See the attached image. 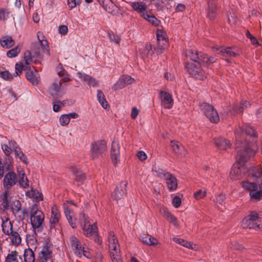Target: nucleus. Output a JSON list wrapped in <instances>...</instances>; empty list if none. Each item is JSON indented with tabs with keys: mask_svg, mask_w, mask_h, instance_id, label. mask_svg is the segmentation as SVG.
<instances>
[{
	"mask_svg": "<svg viewBox=\"0 0 262 262\" xmlns=\"http://www.w3.org/2000/svg\"><path fill=\"white\" fill-rule=\"evenodd\" d=\"M80 0H68V4L70 9L75 8L77 5H80Z\"/></svg>",
	"mask_w": 262,
	"mask_h": 262,
	"instance_id": "nucleus-59",
	"label": "nucleus"
},
{
	"mask_svg": "<svg viewBox=\"0 0 262 262\" xmlns=\"http://www.w3.org/2000/svg\"><path fill=\"white\" fill-rule=\"evenodd\" d=\"M214 51L224 56L236 57L239 54L238 50L235 47L224 48L219 47L214 48Z\"/></svg>",
	"mask_w": 262,
	"mask_h": 262,
	"instance_id": "nucleus-17",
	"label": "nucleus"
},
{
	"mask_svg": "<svg viewBox=\"0 0 262 262\" xmlns=\"http://www.w3.org/2000/svg\"><path fill=\"white\" fill-rule=\"evenodd\" d=\"M18 182L21 187L26 188L29 186V181L23 170L19 171Z\"/></svg>",
	"mask_w": 262,
	"mask_h": 262,
	"instance_id": "nucleus-37",
	"label": "nucleus"
},
{
	"mask_svg": "<svg viewBox=\"0 0 262 262\" xmlns=\"http://www.w3.org/2000/svg\"><path fill=\"white\" fill-rule=\"evenodd\" d=\"M20 52V50L18 47H15L10 50H9L7 53V55L9 58L15 57L18 53Z\"/></svg>",
	"mask_w": 262,
	"mask_h": 262,
	"instance_id": "nucleus-50",
	"label": "nucleus"
},
{
	"mask_svg": "<svg viewBox=\"0 0 262 262\" xmlns=\"http://www.w3.org/2000/svg\"><path fill=\"white\" fill-rule=\"evenodd\" d=\"M1 219V226L3 232L6 235L12 233V231L13 230V226L10 219L6 216H3Z\"/></svg>",
	"mask_w": 262,
	"mask_h": 262,
	"instance_id": "nucleus-25",
	"label": "nucleus"
},
{
	"mask_svg": "<svg viewBox=\"0 0 262 262\" xmlns=\"http://www.w3.org/2000/svg\"><path fill=\"white\" fill-rule=\"evenodd\" d=\"M58 32L61 35H65L67 33L68 29V27L66 25H61L58 27Z\"/></svg>",
	"mask_w": 262,
	"mask_h": 262,
	"instance_id": "nucleus-63",
	"label": "nucleus"
},
{
	"mask_svg": "<svg viewBox=\"0 0 262 262\" xmlns=\"http://www.w3.org/2000/svg\"><path fill=\"white\" fill-rule=\"evenodd\" d=\"M127 183L126 182H122L115 188L114 192L112 193V197L115 200H120L122 199L126 193V187Z\"/></svg>",
	"mask_w": 262,
	"mask_h": 262,
	"instance_id": "nucleus-21",
	"label": "nucleus"
},
{
	"mask_svg": "<svg viewBox=\"0 0 262 262\" xmlns=\"http://www.w3.org/2000/svg\"><path fill=\"white\" fill-rule=\"evenodd\" d=\"M200 108L211 122L216 123L219 121V114L212 105L207 103H202L200 105Z\"/></svg>",
	"mask_w": 262,
	"mask_h": 262,
	"instance_id": "nucleus-9",
	"label": "nucleus"
},
{
	"mask_svg": "<svg viewBox=\"0 0 262 262\" xmlns=\"http://www.w3.org/2000/svg\"><path fill=\"white\" fill-rule=\"evenodd\" d=\"M142 17L155 26L159 25L160 21L154 15H149L147 12L142 14Z\"/></svg>",
	"mask_w": 262,
	"mask_h": 262,
	"instance_id": "nucleus-45",
	"label": "nucleus"
},
{
	"mask_svg": "<svg viewBox=\"0 0 262 262\" xmlns=\"http://www.w3.org/2000/svg\"><path fill=\"white\" fill-rule=\"evenodd\" d=\"M250 105L249 102L247 101H242L240 104V107L238 108H234L235 111L236 113H241L243 112V110L244 108L247 107Z\"/></svg>",
	"mask_w": 262,
	"mask_h": 262,
	"instance_id": "nucleus-55",
	"label": "nucleus"
},
{
	"mask_svg": "<svg viewBox=\"0 0 262 262\" xmlns=\"http://www.w3.org/2000/svg\"><path fill=\"white\" fill-rule=\"evenodd\" d=\"M225 199V195H224L223 194H217L216 196L215 199H214L213 201L216 204V205L218 206V205L222 204Z\"/></svg>",
	"mask_w": 262,
	"mask_h": 262,
	"instance_id": "nucleus-57",
	"label": "nucleus"
},
{
	"mask_svg": "<svg viewBox=\"0 0 262 262\" xmlns=\"http://www.w3.org/2000/svg\"><path fill=\"white\" fill-rule=\"evenodd\" d=\"M24 258L25 262H35V254L33 251L30 248L25 249L24 252Z\"/></svg>",
	"mask_w": 262,
	"mask_h": 262,
	"instance_id": "nucleus-39",
	"label": "nucleus"
},
{
	"mask_svg": "<svg viewBox=\"0 0 262 262\" xmlns=\"http://www.w3.org/2000/svg\"><path fill=\"white\" fill-rule=\"evenodd\" d=\"M5 262H23L21 258L16 251H9L6 257Z\"/></svg>",
	"mask_w": 262,
	"mask_h": 262,
	"instance_id": "nucleus-36",
	"label": "nucleus"
},
{
	"mask_svg": "<svg viewBox=\"0 0 262 262\" xmlns=\"http://www.w3.org/2000/svg\"><path fill=\"white\" fill-rule=\"evenodd\" d=\"M77 117L78 115L76 113L62 115L59 118L60 124L62 126H66L69 123L71 119H75Z\"/></svg>",
	"mask_w": 262,
	"mask_h": 262,
	"instance_id": "nucleus-32",
	"label": "nucleus"
},
{
	"mask_svg": "<svg viewBox=\"0 0 262 262\" xmlns=\"http://www.w3.org/2000/svg\"><path fill=\"white\" fill-rule=\"evenodd\" d=\"M61 86V82L60 81H55L51 86L49 89V93L53 97L56 98L58 97L59 93L60 91Z\"/></svg>",
	"mask_w": 262,
	"mask_h": 262,
	"instance_id": "nucleus-30",
	"label": "nucleus"
},
{
	"mask_svg": "<svg viewBox=\"0 0 262 262\" xmlns=\"http://www.w3.org/2000/svg\"><path fill=\"white\" fill-rule=\"evenodd\" d=\"M243 188L249 192V195L252 199L259 200L262 196V187L260 184L249 181L242 182Z\"/></svg>",
	"mask_w": 262,
	"mask_h": 262,
	"instance_id": "nucleus-8",
	"label": "nucleus"
},
{
	"mask_svg": "<svg viewBox=\"0 0 262 262\" xmlns=\"http://www.w3.org/2000/svg\"><path fill=\"white\" fill-rule=\"evenodd\" d=\"M71 170L75 176L77 181L82 182L84 180L85 176L84 174L78 167L73 166L71 168Z\"/></svg>",
	"mask_w": 262,
	"mask_h": 262,
	"instance_id": "nucleus-43",
	"label": "nucleus"
},
{
	"mask_svg": "<svg viewBox=\"0 0 262 262\" xmlns=\"http://www.w3.org/2000/svg\"><path fill=\"white\" fill-rule=\"evenodd\" d=\"M63 208L64 214L69 224L72 228H76L77 227L76 220L73 218L74 215V212L67 206H64Z\"/></svg>",
	"mask_w": 262,
	"mask_h": 262,
	"instance_id": "nucleus-26",
	"label": "nucleus"
},
{
	"mask_svg": "<svg viewBox=\"0 0 262 262\" xmlns=\"http://www.w3.org/2000/svg\"><path fill=\"white\" fill-rule=\"evenodd\" d=\"M244 228L253 229L262 231V219L258 216L257 213L252 212L246 216L242 222Z\"/></svg>",
	"mask_w": 262,
	"mask_h": 262,
	"instance_id": "nucleus-6",
	"label": "nucleus"
},
{
	"mask_svg": "<svg viewBox=\"0 0 262 262\" xmlns=\"http://www.w3.org/2000/svg\"><path fill=\"white\" fill-rule=\"evenodd\" d=\"M108 36L111 42H115L116 44L120 43V38L118 35H116L113 33H109Z\"/></svg>",
	"mask_w": 262,
	"mask_h": 262,
	"instance_id": "nucleus-56",
	"label": "nucleus"
},
{
	"mask_svg": "<svg viewBox=\"0 0 262 262\" xmlns=\"http://www.w3.org/2000/svg\"><path fill=\"white\" fill-rule=\"evenodd\" d=\"M186 67L189 73L194 78L200 80H204L206 78L204 72L198 63H188Z\"/></svg>",
	"mask_w": 262,
	"mask_h": 262,
	"instance_id": "nucleus-13",
	"label": "nucleus"
},
{
	"mask_svg": "<svg viewBox=\"0 0 262 262\" xmlns=\"http://www.w3.org/2000/svg\"><path fill=\"white\" fill-rule=\"evenodd\" d=\"M70 241L72 247L74 248L75 254L78 257H81L83 247L79 240L75 236H71Z\"/></svg>",
	"mask_w": 262,
	"mask_h": 262,
	"instance_id": "nucleus-24",
	"label": "nucleus"
},
{
	"mask_svg": "<svg viewBox=\"0 0 262 262\" xmlns=\"http://www.w3.org/2000/svg\"><path fill=\"white\" fill-rule=\"evenodd\" d=\"M17 182L15 173L10 171L7 173L4 176L3 186L5 190H8L14 186Z\"/></svg>",
	"mask_w": 262,
	"mask_h": 262,
	"instance_id": "nucleus-18",
	"label": "nucleus"
},
{
	"mask_svg": "<svg viewBox=\"0 0 262 262\" xmlns=\"http://www.w3.org/2000/svg\"><path fill=\"white\" fill-rule=\"evenodd\" d=\"M161 97L163 106L167 108H170L173 104L171 95L166 92L161 91Z\"/></svg>",
	"mask_w": 262,
	"mask_h": 262,
	"instance_id": "nucleus-29",
	"label": "nucleus"
},
{
	"mask_svg": "<svg viewBox=\"0 0 262 262\" xmlns=\"http://www.w3.org/2000/svg\"><path fill=\"white\" fill-rule=\"evenodd\" d=\"M173 151L177 154L181 156H185L186 154V150L184 146L177 141H171L170 143Z\"/></svg>",
	"mask_w": 262,
	"mask_h": 262,
	"instance_id": "nucleus-31",
	"label": "nucleus"
},
{
	"mask_svg": "<svg viewBox=\"0 0 262 262\" xmlns=\"http://www.w3.org/2000/svg\"><path fill=\"white\" fill-rule=\"evenodd\" d=\"M14 77L13 74H11L8 71L6 70L0 72V77L6 80H12Z\"/></svg>",
	"mask_w": 262,
	"mask_h": 262,
	"instance_id": "nucleus-49",
	"label": "nucleus"
},
{
	"mask_svg": "<svg viewBox=\"0 0 262 262\" xmlns=\"http://www.w3.org/2000/svg\"><path fill=\"white\" fill-rule=\"evenodd\" d=\"M206 191L205 190L200 189L195 193H194V197L196 200H200L205 196Z\"/></svg>",
	"mask_w": 262,
	"mask_h": 262,
	"instance_id": "nucleus-54",
	"label": "nucleus"
},
{
	"mask_svg": "<svg viewBox=\"0 0 262 262\" xmlns=\"http://www.w3.org/2000/svg\"><path fill=\"white\" fill-rule=\"evenodd\" d=\"M186 55L190 59L198 63L200 66L203 63L205 66H208L215 62V59L212 56H209L201 52H198L192 50L186 51Z\"/></svg>",
	"mask_w": 262,
	"mask_h": 262,
	"instance_id": "nucleus-5",
	"label": "nucleus"
},
{
	"mask_svg": "<svg viewBox=\"0 0 262 262\" xmlns=\"http://www.w3.org/2000/svg\"><path fill=\"white\" fill-rule=\"evenodd\" d=\"M31 66H27L23 62H17L15 64V72L13 73L14 77L18 76L23 70L27 71Z\"/></svg>",
	"mask_w": 262,
	"mask_h": 262,
	"instance_id": "nucleus-41",
	"label": "nucleus"
},
{
	"mask_svg": "<svg viewBox=\"0 0 262 262\" xmlns=\"http://www.w3.org/2000/svg\"><path fill=\"white\" fill-rule=\"evenodd\" d=\"M30 218L32 227L34 230H39L42 228L45 215L36 204H34L30 208Z\"/></svg>",
	"mask_w": 262,
	"mask_h": 262,
	"instance_id": "nucleus-4",
	"label": "nucleus"
},
{
	"mask_svg": "<svg viewBox=\"0 0 262 262\" xmlns=\"http://www.w3.org/2000/svg\"><path fill=\"white\" fill-rule=\"evenodd\" d=\"M10 11L8 9H2L0 10V19L5 20L9 17Z\"/></svg>",
	"mask_w": 262,
	"mask_h": 262,
	"instance_id": "nucleus-53",
	"label": "nucleus"
},
{
	"mask_svg": "<svg viewBox=\"0 0 262 262\" xmlns=\"http://www.w3.org/2000/svg\"><path fill=\"white\" fill-rule=\"evenodd\" d=\"M120 147L118 141L117 140H114L112 144L111 149V157L113 164L115 165L120 162Z\"/></svg>",
	"mask_w": 262,
	"mask_h": 262,
	"instance_id": "nucleus-15",
	"label": "nucleus"
},
{
	"mask_svg": "<svg viewBox=\"0 0 262 262\" xmlns=\"http://www.w3.org/2000/svg\"><path fill=\"white\" fill-rule=\"evenodd\" d=\"M161 170V172H159V176L165 180L168 188L171 191L176 190L178 186L176 178L170 173L162 170Z\"/></svg>",
	"mask_w": 262,
	"mask_h": 262,
	"instance_id": "nucleus-12",
	"label": "nucleus"
},
{
	"mask_svg": "<svg viewBox=\"0 0 262 262\" xmlns=\"http://www.w3.org/2000/svg\"><path fill=\"white\" fill-rule=\"evenodd\" d=\"M131 6L135 11L141 13L142 16L143 13L147 12H145L146 6L143 2H134L131 3Z\"/></svg>",
	"mask_w": 262,
	"mask_h": 262,
	"instance_id": "nucleus-35",
	"label": "nucleus"
},
{
	"mask_svg": "<svg viewBox=\"0 0 262 262\" xmlns=\"http://www.w3.org/2000/svg\"><path fill=\"white\" fill-rule=\"evenodd\" d=\"M79 221L83 233L86 237H91L94 235H96V233L98 232L96 224L95 223H91L88 216L84 213H80Z\"/></svg>",
	"mask_w": 262,
	"mask_h": 262,
	"instance_id": "nucleus-7",
	"label": "nucleus"
},
{
	"mask_svg": "<svg viewBox=\"0 0 262 262\" xmlns=\"http://www.w3.org/2000/svg\"><path fill=\"white\" fill-rule=\"evenodd\" d=\"M107 150L106 142L104 140H100L93 143L91 145L90 154L93 159L101 157Z\"/></svg>",
	"mask_w": 262,
	"mask_h": 262,
	"instance_id": "nucleus-10",
	"label": "nucleus"
},
{
	"mask_svg": "<svg viewBox=\"0 0 262 262\" xmlns=\"http://www.w3.org/2000/svg\"><path fill=\"white\" fill-rule=\"evenodd\" d=\"M172 205L175 208H178L181 204V199L177 195L174 196L172 200Z\"/></svg>",
	"mask_w": 262,
	"mask_h": 262,
	"instance_id": "nucleus-58",
	"label": "nucleus"
},
{
	"mask_svg": "<svg viewBox=\"0 0 262 262\" xmlns=\"http://www.w3.org/2000/svg\"><path fill=\"white\" fill-rule=\"evenodd\" d=\"M142 242L150 246H155L158 244V241L157 239L152 237L150 235H145L142 237Z\"/></svg>",
	"mask_w": 262,
	"mask_h": 262,
	"instance_id": "nucleus-46",
	"label": "nucleus"
},
{
	"mask_svg": "<svg viewBox=\"0 0 262 262\" xmlns=\"http://www.w3.org/2000/svg\"><path fill=\"white\" fill-rule=\"evenodd\" d=\"M135 80L130 76L123 75L121 76L116 82L113 85L112 89L114 91L120 90L134 82Z\"/></svg>",
	"mask_w": 262,
	"mask_h": 262,
	"instance_id": "nucleus-14",
	"label": "nucleus"
},
{
	"mask_svg": "<svg viewBox=\"0 0 262 262\" xmlns=\"http://www.w3.org/2000/svg\"><path fill=\"white\" fill-rule=\"evenodd\" d=\"M166 219L174 226H178V222L177 218L172 215L170 212H167L166 214Z\"/></svg>",
	"mask_w": 262,
	"mask_h": 262,
	"instance_id": "nucleus-51",
	"label": "nucleus"
},
{
	"mask_svg": "<svg viewBox=\"0 0 262 262\" xmlns=\"http://www.w3.org/2000/svg\"><path fill=\"white\" fill-rule=\"evenodd\" d=\"M2 148L5 154L7 156H9L12 152L11 149L9 147L8 145L6 144H2Z\"/></svg>",
	"mask_w": 262,
	"mask_h": 262,
	"instance_id": "nucleus-62",
	"label": "nucleus"
},
{
	"mask_svg": "<svg viewBox=\"0 0 262 262\" xmlns=\"http://www.w3.org/2000/svg\"><path fill=\"white\" fill-rule=\"evenodd\" d=\"M173 241L175 242L176 243H178L185 247L188 248L192 250H196V246L195 244H194L192 243L189 242L188 241H185L183 239L173 237Z\"/></svg>",
	"mask_w": 262,
	"mask_h": 262,
	"instance_id": "nucleus-38",
	"label": "nucleus"
},
{
	"mask_svg": "<svg viewBox=\"0 0 262 262\" xmlns=\"http://www.w3.org/2000/svg\"><path fill=\"white\" fill-rule=\"evenodd\" d=\"M86 82H88L89 85H90V86H92L93 87L96 86L97 85V82L96 80L91 76H89Z\"/></svg>",
	"mask_w": 262,
	"mask_h": 262,
	"instance_id": "nucleus-64",
	"label": "nucleus"
},
{
	"mask_svg": "<svg viewBox=\"0 0 262 262\" xmlns=\"http://www.w3.org/2000/svg\"><path fill=\"white\" fill-rule=\"evenodd\" d=\"M27 79L33 85H37L39 83L40 76L34 67L30 66L26 73Z\"/></svg>",
	"mask_w": 262,
	"mask_h": 262,
	"instance_id": "nucleus-20",
	"label": "nucleus"
},
{
	"mask_svg": "<svg viewBox=\"0 0 262 262\" xmlns=\"http://www.w3.org/2000/svg\"><path fill=\"white\" fill-rule=\"evenodd\" d=\"M97 92V98L98 102L103 108L106 109L108 103L103 92L100 90H98Z\"/></svg>",
	"mask_w": 262,
	"mask_h": 262,
	"instance_id": "nucleus-42",
	"label": "nucleus"
},
{
	"mask_svg": "<svg viewBox=\"0 0 262 262\" xmlns=\"http://www.w3.org/2000/svg\"><path fill=\"white\" fill-rule=\"evenodd\" d=\"M61 217L60 213L56 206H53L51 209V215L50 217V230L56 231L59 229V221Z\"/></svg>",
	"mask_w": 262,
	"mask_h": 262,
	"instance_id": "nucleus-11",
	"label": "nucleus"
},
{
	"mask_svg": "<svg viewBox=\"0 0 262 262\" xmlns=\"http://www.w3.org/2000/svg\"><path fill=\"white\" fill-rule=\"evenodd\" d=\"M0 201L1 202L2 205L4 208H7L8 207L9 199L8 197L7 190L2 195H1Z\"/></svg>",
	"mask_w": 262,
	"mask_h": 262,
	"instance_id": "nucleus-48",
	"label": "nucleus"
},
{
	"mask_svg": "<svg viewBox=\"0 0 262 262\" xmlns=\"http://www.w3.org/2000/svg\"><path fill=\"white\" fill-rule=\"evenodd\" d=\"M166 36V33L164 31L162 30H158L157 31V38L159 42V46L160 49V51H158L159 53H162V50L164 48L163 46H165L167 43Z\"/></svg>",
	"mask_w": 262,
	"mask_h": 262,
	"instance_id": "nucleus-27",
	"label": "nucleus"
},
{
	"mask_svg": "<svg viewBox=\"0 0 262 262\" xmlns=\"http://www.w3.org/2000/svg\"><path fill=\"white\" fill-rule=\"evenodd\" d=\"M9 236L11 242L15 245H18L21 243V237L19 234L16 231H12V233L7 234Z\"/></svg>",
	"mask_w": 262,
	"mask_h": 262,
	"instance_id": "nucleus-44",
	"label": "nucleus"
},
{
	"mask_svg": "<svg viewBox=\"0 0 262 262\" xmlns=\"http://www.w3.org/2000/svg\"><path fill=\"white\" fill-rule=\"evenodd\" d=\"M26 195L30 198L34 199L36 202H39L43 200L42 193L38 190L34 189L32 188L30 191H27L26 192Z\"/></svg>",
	"mask_w": 262,
	"mask_h": 262,
	"instance_id": "nucleus-34",
	"label": "nucleus"
},
{
	"mask_svg": "<svg viewBox=\"0 0 262 262\" xmlns=\"http://www.w3.org/2000/svg\"><path fill=\"white\" fill-rule=\"evenodd\" d=\"M216 6L215 0H208L206 16L210 20L214 19L217 15Z\"/></svg>",
	"mask_w": 262,
	"mask_h": 262,
	"instance_id": "nucleus-23",
	"label": "nucleus"
},
{
	"mask_svg": "<svg viewBox=\"0 0 262 262\" xmlns=\"http://www.w3.org/2000/svg\"><path fill=\"white\" fill-rule=\"evenodd\" d=\"M52 253L51 248L47 244H44L41 251L39 253L38 261L52 262Z\"/></svg>",
	"mask_w": 262,
	"mask_h": 262,
	"instance_id": "nucleus-16",
	"label": "nucleus"
},
{
	"mask_svg": "<svg viewBox=\"0 0 262 262\" xmlns=\"http://www.w3.org/2000/svg\"><path fill=\"white\" fill-rule=\"evenodd\" d=\"M8 145L12 151L14 150L15 151V153L16 152V150H18L19 149L17 144L14 141H9Z\"/></svg>",
	"mask_w": 262,
	"mask_h": 262,
	"instance_id": "nucleus-61",
	"label": "nucleus"
},
{
	"mask_svg": "<svg viewBox=\"0 0 262 262\" xmlns=\"http://www.w3.org/2000/svg\"><path fill=\"white\" fill-rule=\"evenodd\" d=\"M247 172L249 174L256 178L262 177V166L257 165L256 166H253L252 164L247 165Z\"/></svg>",
	"mask_w": 262,
	"mask_h": 262,
	"instance_id": "nucleus-28",
	"label": "nucleus"
},
{
	"mask_svg": "<svg viewBox=\"0 0 262 262\" xmlns=\"http://www.w3.org/2000/svg\"><path fill=\"white\" fill-rule=\"evenodd\" d=\"M56 70L58 73V75L60 76H64L66 74V71L63 68L61 63H59L56 67Z\"/></svg>",
	"mask_w": 262,
	"mask_h": 262,
	"instance_id": "nucleus-60",
	"label": "nucleus"
},
{
	"mask_svg": "<svg viewBox=\"0 0 262 262\" xmlns=\"http://www.w3.org/2000/svg\"><path fill=\"white\" fill-rule=\"evenodd\" d=\"M33 59L31 52L29 51L24 53V59L21 60L26 65L30 66V63L32 62Z\"/></svg>",
	"mask_w": 262,
	"mask_h": 262,
	"instance_id": "nucleus-47",
	"label": "nucleus"
},
{
	"mask_svg": "<svg viewBox=\"0 0 262 262\" xmlns=\"http://www.w3.org/2000/svg\"><path fill=\"white\" fill-rule=\"evenodd\" d=\"M37 36L38 42L33 44L32 46V51L34 54L33 57L36 58L34 61L35 63L38 59L40 60L42 58V55L43 53L47 54L48 55H50L48 42L43 33L39 31L37 32Z\"/></svg>",
	"mask_w": 262,
	"mask_h": 262,
	"instance_id": "nucleus-2",
	"label": "nucleus"
},
{
	"mask_svg": "<svg viewBox=\"0 0 262 262\" xmlns=\"http://www.w3.org/2000/svg\"><path fill=\"white\" fill-rule=\"evenodd\" d=\"M236 152L237 153V151ZM237 154L236 155V159L239 162V164L234 165L230 171V175L233 179H239L241 177L242 171L244 170V166H242V164L250 157H247L245 161H241L237 158Z\"/></svg>",
	"mask_w": 262,
	"mask_h": 262,
	"instance_id": "nucleus-19",
	"label": "nucleus"
},
{
	"mask_svg": "<svg viewBox=\"0 0 262 262\" xmlns=\"http://www.w3.org/2000/svg\"><path fill=\"white\" fill-rule=\"evenodd\" d=\"M0 41L2 47L6 49L11 48L14 44V41L10 36H3Z\"/></svg>",
	"mask_w": 262,
	"mask_h": 262,
	"instance_id": "nucleus-40",
	"label": "nucleus"
},
{
	"mask_svg": "<svg viewBox=\"0 0 262 262\" xmlns=\"http://www.w3.org/2000/svg\"><path fill=\"white\" fill-rule=\"evenodd\" d=\"M215 145L221 150H226L230 147V142L223 138L215 139Z\"/></svg>",
	"mask_w": 262,
	"mask_h": 262,
	"instance_id": "nucleus-33",
	"label": "nucleus"
},
{
	"mask_svg": "<svg viewBox=\"0 0 262 262\" xmlns=\"http://www.w3.org/2000/svg\"><path fill=\"white\" fill-rule=\"evenodd\" d=\"M107 241L112 262H121L119 244L113 231L108 232Z\"/></svg>",
	"mask_w": 262,
	"mask_h": 262,
	"instance_id": "nucleus-3",
	"label": "nucleus"
},
{
	"mask_svg": "<svg viewBox=\"0 0 262 262\" xmlns=\"http://www.w3.org/2000/svg\"><path fill=\"white\" fill-rule=\"evenodd\" d=\"M15 154L18 157L19 159L24 163L26 164L28 163V160L27 156L20 149L16 150Z\"/></svg>",
	"mask_w": 262,
	"mask_h": 262,
	"instance_id": "nucleus-52",
	"label": "nucleus"
},
{
	"mask_svg": "<svg viewBox=\"0 0 262 262\" xmlns=\"http://www.w3.org/2000/svg\"><path fill=\"white\" fill-rule=\"evenodd\" d=\"M97 1L106 12L112 14H114L117 9V6L112 0Z\"/></svg>",
	"mask_w": 262,
	"mask_h": 262,
	"instance_id": "nucleus-22",
	"label": "nucleus"
},
{
	"mask_svg": "<svg viewBox=\"0 0 262 262\" xmlns=\"http://www.w3.org/2000/svg\"><path fill=\"white\" fill-rule=\"evenodd\" d=\"M245 133L251 137L256 138L257 133L249 124H245L243 128L238 127L235 130V150L237 152V158L241 161H245L248 157L253 156L256 151V147L246 141L242 142Z\"/></svg>",
	"mask_w": 262,
	"mask_h": 262,
	"instance_id": "nucleus-1",
	"label": "nucleus"
}]
</instances>
